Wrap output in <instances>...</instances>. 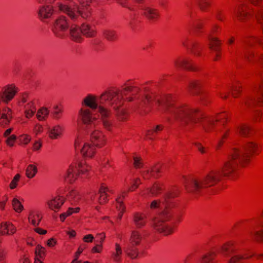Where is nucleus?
Returning a JSON list of instances; mask_svg holds the SVG:
<instances>
[{
	"instance_id": "29",
	"label": "nucleus",
	"mask_w": 263,
	"mask_h": 263,
	"mask_svg": "<svg viewBox=\"0 0 263 263\" xmlns=\"http://www.w3.org/2000/svg\"><path fill=\"white\" fill-rule=\"evenodd\" d=\"M67 196V199L71 202V204L77 203L80 199L78 192L73 190L70 191Z\"/></svg>"
},
{
	"instance_id": "11",
	"label": "nucleus",
	"mask_w": 263,
	"mask_h": 263,
	"mask_svg": "<svg viewBox=\"0 0 263 263\" xmlns=\"http://www.w3.org/2000/svg\"><path fill=\"white\" fill-rule=\"evenodd\" d=\"M141 9L143 11V14L149 20H156L160 16L159 11L156 8L145 6Z\"/></svg>"
},
{
	"instance_id": "36",
	"label": "nucleus",
	"mask_w": 263,
	"mask_h": 263,
	"mask_svg": "<svg viewBox=\"0 0 263 263\" xmlns=\"http://www.w3.org/2000/svg\"><path fill=\"white\" fill-rule=\"evenodd\" d=\"M160 172V168L159 165H156L153 167L150 172L149 170L143 172L141 173V175L144 179H148L152 173H158Z\"/></svg>"
},
{
	"instance_id": "26",
	"label": "nucleus",
	"mask_w": 263,
	"mask_h": 263,
	"mask_svg": "<svg viewBox=\"0 0 263 263\" xmlns=\"http://www.w3.org/2000/svg\"><path fill=\"white\" fill-rule=\"evenodd\" d=\"M62 127L57 125L48 128V134L50 138L52 139H58L62 134Z\"/></svg>"
},
{
	"instance_id": "7",
	"label": "nucleus",
	"mask_w": 263,
	"mask_h": 263,
	"mask_svg": "<svg viewBox=\"0 0 263 263\" xmlns=\"http://www.w3.org/2000/svg\"><path fill=\"white\" fill-rule=\"evenodd\" d=\"M74 146L76 149L80 151L83 156L86 157H91L95 152L94 147L84 142L81 138H78L76 140Z\"/></svg>"
},
{
	"instance_id": "2",
	"label": "nucleus",
	"mask_w": 263,
	"mask_h": 263,
	"mask_svg": "<svg viewBox=\"0 0 263 263\" xmlns=\"http://www.w3.org/2000/svg\"><path fill=\"white\" fill-rule=\"evenodd\" d=\"M257 149L256 143L249 141L241 148L233 147L229 153L228 160L221 170H212L199 178H191L184 182L186 190L195 194L200 193L216 184L222 175L228 176L235 171L239 164L249 160V157Z\"/></svg>"
},
{
	"instance_id": "50",
	"label": "nucleus",
	"mask_w": 263,
	"mask_h": 263,
	"mask_svg": "<svg viewBox=\"0 0 263 263\" xmlns=\"http://www.w3.org/2000/svg\"><path fill=\"white\" fill-rule=\"evenodd\" d=\"M8 229L7 222L2 223L0 224V234L5 235L7 234Z\"/></svg>"
},
{
	"instance_id": "58",
	"label": "nucleus",
	"mask_w": 263,
	"mask_h": 263,
	"mask_svg": "<svg viewBox=\"0 0 263 263\" xmlns=\"http://www.w3.org/2000/svg\"><path fill=\"white\" fill-rule=\"evenodd\" d=\"M101 248L102 245L97 244L96 246L92 249V252L93 253H99L101 251Z\"/></svg>"
},
{
	"instance_id": "27",
	"label": "nucleus",
	"mask_w": 263,
	"mask_h": 263,
	"mask_svg": "<svg viewBox=\"0 0 263 263\" xmlns=\"http://www.w3.org/2000/svg\"><path fill=\"white\" fill-rule=\"evenodd\" d=\"M186 38H184L182 41V44L185 47L191 49L192 52L196 55H200V48L198 47V45L195 43H192L191 45H188L186 43Z\"/></svg>"
},
{
	"instance_id": "63",
	"label": "nucleus",
	"mask_w": 263,
	"mask_h": 263,
	"mask_svg": "<svg viewBox=\"0 0 263 263\" xmlns=\"http://www.w3.org/2000/svg\"><path fill=\"white\" fill-rule=\"evenodd\" d=\"M55 243L56 242L55 241L53 238H50V239L48 240L47 244L49 247H53Z\"/></svg>"
},
{
	"instance_id": "20",
	"label": "nucleus",
	"mask_w": 263,
	"mask_h": 263,
	"mask_svg": "<svg viewBox=\"0 0 263 263\" xmlns=\"http://www.w3.org/2000/svg\"><path fill=\"white\" fill-rule=\"evenodd\" d=\"M123 253V249L121 245L118 243H116L115 245V250L111 253V256L113 260L117 263H120L121 261Z\"/></svg>"
},
{
	"instance_id": "57",
	"label": "nucleus",
	"mask_w": 263,
	"mask_h": 263,
	"mask_svg": "<svg viewBox=\"0 0 263 263\" xmlns=\"http://www.w3.org/2000/svg\"><path fill=\"white\" fill-rule=\"evenodd\" d=\"M42 130L43 127L42 125L39 124H36L34 127V131L36 134L41 133L42 131Z\"/></svg>"
},
{
	"instance_id": "42",
	"label": "nucleus",
	"mask_w": 263,
	"mask_h": 263,
	"mask_svg": "<svg viewBox=\"0 0 263 263\" xmlns=\"http://www.w3.org/2000/svg\"><path fill=\"white\" fill-rule=\"evenodd\" d=\"M12 205L14 210L18 213L21 212L23 209V206L21 202L16 199L14 198L12 201Z\"/></svg>"
},
{
	"instance_id": "13",
	"label": "nucleus",
	"mask_w": 263,
	"mask_h": 263,
	"mask_svg": "<svg viewBox=\"0 0 263 263\" xmlns=\"http://www.w3.org/2000/svg\"><path fill=\"white\" fill-rule=\"evenodd\" d=\"M254 42H257L259 44L263 46V39L261 40L249 39L243 41L242 53L246 59L250 60V58L252 56V52L249 51L248 48L252 46Z\"/></svg>"
},
{
	"instance_id": "54",
	"label": "nucleus",
	"mask_w": 263,
	"mask_h": 263,
	"mask_svg": "<svg viewBox=\"0 0 263 263\" xmlns=\"http://www.w3.org/2000/svg\"><path fill=\"white\" fill-rule=\"evenodd\" d=\"M134 165L135 167L140 168L142 166V163L140 162L139 158L135 157H134Z\"/></svg>"
},
{
	"instance_id": "40",
	"label": "nucleus",
	"mask_w": 263,
	"mask_h": 263,
	"mask_svg": "<svg viewBox=\"0 0 263 263\" xmlns=\"http://www.w3.org/2000/svg\"><path fill=\"white\" fill-rule=\"evenodd\" d=\"M163 129V126L160 125H157L156 128L151 130H147L145 136L149 139H152L154 133L158 131L161 130Z\"/></svg>"
},
{
	"instance_id": "59",
	"label": "nucleus",
	"mask_w": 263,
	"mask_h": 263,
	"mask_svg": "<svg viewBox=\"0 0 263 263\" xmlns=\"http://www.w3.org/2000/svg\"><path fill=\"white\" fill-rule=\"evenodd\" d=\"M21 140L24 144H26L30 141V138L28 135L22 136Z\"/></svg>"
},
{
	"instance_id": "6",
	"label": "nucleus",
	"mask_w": 263,
	"mask_h": 263,
	"mask_svg": "<svg viewBox=\"0 0 263 263\" xmlns=\"http://www.w3.org/2000/svg\"><path fill=\"white\" fill-rule=\"evenodd\" d=\"M89 168L88 165L83 164L82 163H79L78 167L73 165H70L64 175L65 181L70 183L73 182L77 178L78 173L85 174L88 171Z\"/></svg>"
},
{
	"instance_id": "51",
	"label": "nucleus",
	"mask_w": 263,
	"mask_h": 263,
	"mask_svg": "<svg viewBox=\"0 0 263 263\" xmlns=\"http://www.w3.org/2000/svg\"><path fill=\"white\" fill-rule=\"evenodd\" d=\"M160 207V201L159 200H154L150 204V208L152 210L157 209Z\"/></svg>"
},
{
	"instance_id": "52",
	"label": "nucleus",
	"mask_w": 263,
	"mask_h": 263,
	"mask_svg": "<svg viewBox=\"0 0 263 263\" xmlns=\"http://www.w3.org/2000/svg\"><path fill=\"white\" fill-rule=\"evenodd\" d=\"M96 242L99 243L100 245H102L104 239L105 238V235L104 233H98L97 235Z\"/></svg>"
},
{
	"instance_id": "14",
	"label": "nucleus",
	"mask_w": 263,
	"mask_h": 263,
	"mask_svg": "<svg viewBox=\"0 0 263 263\" xmlns=\"http://www.w3.org/2000/svg\"><path fill=\"white\" fill-rule=\"evenodd\" d=\"M76 29L80 31V36L79 38L77 39H72L76 42L80 41L82 38V34H83L88 37H91L95 35L94 30L87 24H83L82 25L81 28H80L77 23H76Z\"/></svg>"
},
{
	"instance_id": "12",
	"label": "nucleus",
	"mask_w": 263,
	"mask_h": 263,
	"mask_svg": "<svg viewBox=\"0 0 263 263\" xmlns=\"http://www.w3.org/2000/svg\"><path fill=\"white\" fill-rule=\"evenodd\" d=\"M55 4L54 6H51L49 5H46L41 7L38 11V15L41 19L47 18L50 17L54 11L58 10L56 7L57 4Z\"/></svg>"
},
{
	"instance_id": "49",
	"label": "nucleus",
	"mask_w": 263,
	"mask_h": 263,
	"mask_svg": "<svg viewBox=\"0 0 263 263\" xmlns=\"http://www.w3.org/2000/svg\"><path fill=\"white\" fill-rule=\"evenodd\" d=\"M8 229L7 231V235H11L14 234L16 232L15 227L11 223L7 222Z\"/></svg>"
},
{
	"instance_id": "34",
	"label": "nucleus",
	"mask_w": 263,
	"mask_h": 263,
	"mask_svg": "<svg viewBox=\"0 0 263 263\" xmlns=\"http://www.w3.org/2000/svg\"><path fill=\"white\" fill-rule=\"evenodd\" d=\"M118 3L120 4L123 7H125L128 8L129 9L131 8V6L134 4L135 2L136 3H141L143 0H116Z\"/></svg>"
},
{
	"instance_id": "45",
	"label": "nucleus",
	"mask_w": 263,
	"mask_h": 263,
	"mask_svg": "<svg viewBox=\"0 0 263 263\" xmlns=\"http://www.w3.org/2000/svg\"><path fill=\"white\" fill-rule=\"evenodd\" d=\"M20 175L16 174L14 177L13 178V180H12L10 184V187L11 189H15L17 184V182L20 178Z\"/></svg>"
},
{
	"instance_id": "17",
	"label": "nucleus",
	"mask_w": 263,
	"mask_h": 263,
	"mask_svg": "<svg viewBox=\"0 0 263 263\" xmlns=\"http://www.w3.org/2000/svg\"><path fill=\"white\" fill-rule=\"evenodd\" d=\"M234 130L236 133L243 137H249L252 134L251 127L244 123L236 125Z\"/></svg>"
},
{
	"instance_id": "22",
	"label": "nucleus",
	"mask_w": 263,
	"mask_h": 263,
	"mask_svg": "<svg viewBox=\"0 0 263 263\" xmlns=\"http://www.w3.org/2000/svg\"><path fill=\"white\" fill-rule=\"evenodd\" d=\"M41 216L38 211H31L28 216L29 221L34 227L39 225L41 220Z\"/></svg>"
},
{
	"instance_id": "9",
	"label": "nucleus",
	"mask_w": 263,
	"mask_h": 263,
	"mask_svg": "<svg viewBox=\"0 0 263 263\" xmlns=\"http://www.w3.org/2000/svg\"><path fill=\"white\" fill-rule=\"evenodd\" d=\"M201 84L197 80L191 81L188 85V88L191 93L199 97V99L204 103V100L206 97L205 95L202 93L201 90Z\"/></svg>"
},
{
	"instance_id": "3",
	"label": "nucleus",
	"mask_w": 263,
	"mask_h": 263,
	"mask_svg": "<svg viewBox=\"0 0 263 263\" xmlns=\"http://www.w3.org/2000/svg\"><path fill=\"white\" fill-rule=\"evenodd\" d=\"M56 7L58 11L66 14L69 18L61 15L54 21L52 27L54 34L60 38L70 35L71 39H78L80 31L76 29V23L82 18H89L91 15V9L87 7L80 9L79 6L75 3L68 5L58 3Z\"/></svg>"
},
{
	"instance_id": "1",
	"label": "nucleus",
	"mask_w": 263,
	"mask_h": 263,
	"mask_svg": "<svg viewBox=\"0 0 263 263\" xmlns=\"http://www.w3.org/2000/svg\"><path fill=\"white\" fill-rule=\"evenodd\" d=\"M128 93H130L131 96L126 99L134 101L136 108L142 110L155 104L168 122L176 121L181 128L191 129V108L175 103L171 97L160 99L154 95H149L138 87L126 86L121 90L105 91L99 97L88 94L83 99L82 104L92 110L97 111L98 116H100V119L98 120L88 109H81L79 111V118L85 125L87 133L90 136L91 142L95 146L101 147L105 142L103 134L99 129V123L101 122L105 129H111L112 123L109 120L111 114L110 107L116 111V115L120 121L127 119V112L120 107L124 102L123 96Z\"/></svg>"
},
{
	"instance_id": "44",
	"label": "nucleus",
	"mask_w": 263,
	"mask_h": 263,
	"mask_svg": "<svg viewBox=\"0 0 263 263\" xmlns=\"http://www.w3.org/2000/svg\"><path fill=\"white\" fill-rule=\"evenodd\" d=\"M62 112L61 109L59 108L58 106L55 105L53 106L52 114L54 118L58 119L60 118V114Z\"/></svg>"
},
{
	"instance_id": "32",
	"label": "nucleus",
	"mask_w": 263,
	"mask_h": 263,
	"mask_svg": "<svg viewBox=\"0 0 263 263\" xmlns=\"http://www.w3.org/2000/svg\"><path fill=\"white\" fill-rule=\"evenodd\" d=\"M215 256L214 252H209L204 254L200 259L201 263H215L214 258Z\"/></svg>"
},
{
	"instance_id": "55",
	"label": "nucleus",
	"mask_w": 263,
	"mask_h": 263,
	"mask_svg": "<svg viewBox=\"0 0 263 263\" xmlns=\"http://www.w3.org/2000/svg\"><path fill=\"white\" fill-rule=\"evenodd\" d=\"M232 93L234 97H237V93L240 91L239 86H234L232 88Z\"/></svg>"
},
{
	"instance_id": "4",
	"label": "nucleus",
	"mask_w": 263,
	"mask_h": 263,
	"mask_svg": "<svg viewBox=\"0 0 263 263\" xmlns=\"http://www.w3.org/2000/svg\"><path fill=\"white\" fill-rule=\"evenodd\" d=\"M177 195L178 191L176 189L170 190L165 194L163 202L164 209H162L153 220L152 226L154 229L159 233H163L164 235L170 234L173 232V228L166 222L173 215V199Z\"/></svg>"
},
{
	"instance_id": "61",
	"label": "nucleus",
	"mask_w": 263,
	"mask_h": 263,
	"mask_svg": "<svg viewBox=\"0 0 263 263\" xmlns=\"http://www.w3.org/2000/svg\"><path fill=\"white\" fill-rule=\"evenodd\" d=\"M5 252L3 249L0 248V261H2L5 257Z\"/></svg>"
},
{
	"instance_id": "15",
	"label": "nucleus",
	"mask_w": 263,
	"mask_h": 263,
	"mask_svg": "<svg viewBox=\"0 0 263 263\" xmlns=\"http://www.w3.org/2000/svg\"><path fill=\"white\" fill-rule=\"evenodd\" d=\"M12 110L9 108H6L0 112V125L3 127H6L11 122L12 118Z\"/></svg>"
},
{
	"instance_id": "21",
	"label": "nucleus",
	"mask_w": 263,
	"mask_h": 263,
	"mask_svg": "<svg viewBox=\"0 0 263 263\" xmlns=\"http://www.w3.org/2000/svg\"><path fill=\"white\" fill-rule=\"evenodd\" d=\"M208 37L210 41L209 48L215 52V56L216 57H218L219 46L220 44V41L217 38L212 36L210 33L208 34Z\"/></svg>"
},
{
	"instance_id": "28",
	"label": "nucleus",
	"mask_w": 263,
	"mask_h": 263,
	"mask_svg": "<svg viewBox=\"0 0 263 263\" xmlns=\"http://www.w3.org/2000/svg\"><path fill=\"white\" fill-rule=\"evenodd\" d=\"M49 114V109L46 107H42L36 112V117L39 121L46 120Z\"/></svg>"
},
{
	"instance_id": "46",
	"label": "nucleus",
	"mask_w": 263,
	"mask_h": 263,
	"mask_svg": "<svg viewBox=\"0 0 263 263\" xmlns=\"http://www.w3.org/2000/svg\"><path fill=\"white\" fill-rule=\"evenodd\" d=\"M20 100H21V102H20L21 103L25 104L27 103L28 102H29V101L32 100V99H31L30 97V96L28 95V94L24 93L21 96Z\"/></svg>"
},
{
	"instance_id": "24",
	"label": "nucleus",
	"mask_w": 263,
	"mask_h": 263,
	"mask_svg": "<svg viewBox=\"0 0 263 263\" xmlns=\"http://www.w3.org/2000/svg\"><path fill=\"white\" fill-rule=\"evenodd\" d=\"M103 35L107 40L113 42L117 39V31L110 28H106L102 30Z\"/></svg>"
},
{
	"instance_id": "56",
	"label": "nucleus",
	"mask_w": 263,
	"mask_h": 263,
	"mask_svg": "<svg viewBox=\"0 0 263 263\" xmlns=\"http://www.w3.org/2000/svg\"><path fill=\"white\" fill-rule=\"evenodd\" d=\"M93 239L94 237L91 234L86 235L83 238V240L86 242H91L93 241Z\"/></svg>"
},
{
	"instance_id": "64",
	"label": "nucleus",
	"mask_w": 263,
	"mask_h": 263,
	"mask_svg": "<svg viewBox=\"0 0 263 263\" xmlns=\"http://www.w3.org/2000/svg\"><path fill=\"white\" fill-rule=\"evenodd\" d=\"M13 128H9L7 129L4 133V136L6 138L9 137L10 135V134L11 133L12 131Z\"/></svg>"
},
{
	"instance_id": "10",
	"label": "nucleus",
	"mask_w": 263,
	"mask_h": 263,
	"mask_svg": "<svg viewBox=\"0 0 263 263\" xmlns=\"http://www.w3.org/2000/svg\"><path fill=\"white\" fill-rule=\"evenodd\" d=\"M16 92L14 86H6L3 88L2 92H0V98L3 101L8 103L13 98Z\"/></svg>"
},
{
	"instance_id": "62",
	"label": "nucleus",
	"mask_w": 263,
	"mask_h": 263,
	"mask_svg": "<svg viewBox=\"0 0 263 263\" xmlns=\"http://www.w3.org/2000/svg\"><path fill=\"white\" fill-rule=\"evenodd\" d=\"M42 146V144L39 142L36 141L33 144V149L34 150H39Z\"/></svg>"
},
{
	"instance_id": "41",
	"label": "nucleus",
	"mask_w": 263,
	"mask_h": 263,
	"mask_svg": "<svg viewBox=\"0 0 263 263\" xmlns=\"http://www.w3.org/2000/svg\"><path fill=\"white\" fill-rule=\"evenodd\" d=\"M45 253L46 250L45 248L43 247L40 245H38L36 246L35 250V254L36 256H38L40 258H42L45 256Z\"/></svg>"
},
{
	"instance_id": "30",
	"label": "nucleus",
	"mask_w": 263,
	"mask_h": 263,
	"mask_svg": "<svg viewBox=\"0 0 263 263\" xmlns=\"http://www.w3.org/2000/svg\"><path fill=\"white\" fill-rule=\"evenodd\" d=\"M141 238L142 237L138 231L135 230L133 231L130 238V242L129 243L133 244L135 246L138 245L139 244Z\"/></svg>"
},
{
	"instance_id": "33",
	"label": "nucleus",
	"mask_w": 263,
	"mask_h": 263,
	"mask_svg": "<svg viewBox=\"0 0 263 263\" xmlns=\"http://www.w3.org/2000/svg\"><path fill=\"white\" fill-rule=\"evenodd\" d=\"M37 171V167L33 164H29L26 170V175L28 178H32L35 176Z\"/></svg>"
},
{
	"instance_id": "39",
	"label": "nucleus",
	"mask_w": 263,
	"mask_h": 263,
	"mask_svg": "<svg viewBox=\"0 0 263 263\" xmlns=\"http://www.w3.org/2000/svg\"><path fill=\"white\" fill-rule=\"evenodd\" d=\"M117 208L120 212L119 215V218L120 219L122 218L123 213L125 210V206L123 204V201L121 199V197H119L117 199Z\"/></svg>"
},
{
	"instance_id": "37",
	"label": "nucleus",
	"mask_w": 263,
	"mask_h": 263,
	"mask_svg": "<svg viewBox=\"0 0 263 263\" xmlns=\"http://www.w3.org/2000/svg\"><path fill=\"white\" fill-rule=\"evenodd\" d=\"M162 191L160 185L158 183H155L151 189H147V192L153 196H156Z\"/></svg>"
},
{
	"instance_id": "23",
	"label": "nucleus",
	"mask_w": 263,
	"mask_h": 263,
	"mask_svg": "<svg viewBox=\"0 0 263 263\" xmlns=\"http://www.w3.org/2000/svg\"><path fill=\"white\" fill-rule=\"evenodd\" d=\"M63 203L64 199L60 196H57L48 201V204L50 209L55 211L60 209Z\"/></svg>"
},
{
	"instance_id": "60",
	"label": "nucleus",
	"mask_w": 263,
	"mask_h": 263,
	"mask_svg": "<svg viewBox=\"0 0 263 263\" xmlns=\"http://www.w3.org/2000/svg\"><path fill=\"white\" fill-rule=\"evenodd\" d=\"M194 144L198 148L199 151L200 152H201V153H205V151L204 150V147L201 146L200 143L196 142V143H194Z\"/></svg>"
},
{
	"instance_id": "38",
	"label": "nucleus",
	"mask_w": 263,
	"mask_h": 263,
	"mask_svg": "<svg viewBox=\"0 0 263 263\" xmlns=\"http://www.w3.org/2000/svg\"><path fill=\"white\" fill-rule=\"evenodd\" d=\"M80 210L79 208H77L76 209L70 208L66 211V212L63 213L60 215L61 220L63 221L66 217L70 215L73 213H78Z\"/></svg>"
},
{
	"instance_id": "16",
	"label": "nucleus",
	"mask_w": 263,
	"mask_h": 263,
	"mask_svg": "<svg viewBox=\"0 0 263 263\" xmlns=\"http://www.w3.org/2000/svg\"><path fill=\"white\" fill-rule=\"evenodd\" d=\"M23 108L25 117L27 119L32 117L36 111V108L33 99L24 104Z\"/></svg>"
},
{
	"instance_id": "48",
	"label": "nucleus",
	"mask_w": 263,
	"mask_h": 263,
	"mask_svg": "<svg viewBox=\"0 0 263 263\" xmlns=\"http://www.w3.org/2000/svg\"><path fill=\"white\" fill-rule=\"evenodd\" d=\"M92 0H80L81 7H79L80 9H83L87 7H90V4L91 3Z\"/></svg>"
},
{
	"instance_id": "18",
	"label": "nucleus",
	"mask_w": 263,
	"mask_h": 263,
	"mask_svg": "<svg viewBox=\"0 0 263 263\" xmlns=\"http://www.w3.org/2000/svg\"><path fill=\"white\" fill-rule=\"evenodd\" d=\"M175 65L177 67H182L185 69L196 70V68L194 66L192 60L187 59L176 60L174 61Z\"/></svg>"
},
{
	"instance_id": "31",
	"label": "nucleus",
	"mask_w": 263,
	"mask_h": 263,
	"mask_svg": "<svg viewBox=\"0 0 263 263\" xmlns=\"http://www.w3.org/2000/svg\"><path fill=\"white\" fill-rule=\"evenodd\" d=\"M252 235L256 240H263V223L259 224L258 230H255Z\"/></svg>"
},
{
	"instance_id": "19",
	"label": "nucleus",
	"mask_w": 263,
	"mask_h": 263,
	"mask_svg": "<svg viewBox=\"0 0 263 263\" xmlns=\"http://www.w3.org/2000/svg\"><path fill=\"white\" fill-rule=\"evenodd\" d=\"M124 252L131 259H136L139 254V252L135 245L128 243L124 248Z\"/></svg>"
},
{
	"instance_id": "25",
	"label": "nucleus",
	"mask_w": 263,
	"mask_h": 263,
	"mask_svg": "<svg viewBox=\"0 0 263 263\" xmlns=\"http://www.w3.org/2000/svg\"><path fill=\"white\" fill-rule=\"evenodd\" d=\"M134 222L137 228H142L146 223V217L142 214L136 213L133 217Z\"/></svg>"
},
{
	"instance_id": "43",
	"label": "nucleus",
	"mask_w": 263,
	"mask_h": 263,
	"mask_svg": "<svg viewBox=\"0 0 263 263\" xmlns=\"http://www.w3.org/2000/svg\"><path fill=\"white\" fill-rule=\"evenodd\" d=\"M197 3L202 10H205L206 8L209 6V0H196Z\"/></svg>"
},
{
	"instance_id": "35",
	"label": "nucleus",
	"mask_w": 263,
	"mask_h": 263,
	"mask_svg": "<svg viewBox=\"0 0 263 263\" xmlns=\"http://www.w3.org/2000/svg\"><path fill=\"white\" fill-rule=\"evenodd\" d=\"M108 189L104 186H102L99 190L100 197L99 199V202L100 204H103L107 201L106 191Z\"/></svg>"
},
{
	"instance_id": "47",
	"label": "nucleus",
	"mask_w": 263,
	"mask_h": 263,
	"mask_svg": "<svg viewBox=\"0 0 263 263\" xmlns=\"http://www.w3.org/2000/svg\"><path fill=\"white\" fill-rule=\"evenodd\" d=\"M16 139V137L14 135H11L9 137H7V139L6 140V142L7 144L10 146H12L14 144V143L15 142V140Z\"/></svg>"
},
{
	"instance_id": "8",
	"label": "nucleus",
	"mask_w": 263,
	"mask_h": 263,
	"mask_svg": "<svg viewBox=\"0 0 263 263\" xmlns=\"http://www.w3.org/2000/svg\"><path fill=\"white\" fill-rule=\"evenodd\" d=\"M261 81V84L256 88L259 91L258 96L255 98H249L246 100L244 103L246 107L251 108L256 105L260 106L263 103V77Z\"/></svg>"
},
{
	"instance_id": "5",
	"label": "nucleus",
	"mask_w": 263,
	"mask_h": 263,
	"mask_svg": "<svg viewBox=\"0 0 263 263\" xmlns=\"http://www.w3.org/2000/svg\"><path fill=\"white\" fill-rule=\"evenodd\" d=\"M236 250L233 243L228 242L220 247L219 252L226 257H231L227 263H242L243 259L248 257L238 254Z\"/></svg>"
},
{
	"instance_id": "53",
	"label": "nucleus",
	"mask_w": 263,
	"mask_h": 263,
	"mask_svg": "<svg viewBox=\"0 0 263 263\" xmlns=\"http://www.w3.org/2000/svg\"><path fill=\"white\" fill-rule=\"evenodd\" d=\"M229 130L227 129L226 132L223 133L222 134L221 138L219 139L217 141V144L216 146V147H219L221 145V144H222V139L227 137V133L229 132Z\"/></svg>"
}]
</instances>
